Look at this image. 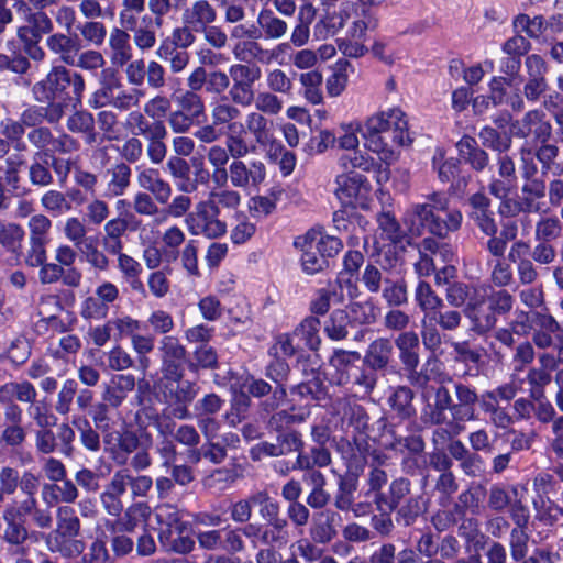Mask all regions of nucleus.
Instances as JSON below:
<instances>
[{
  "label": "nucleus",
  "instance_id": "nucleus-1",
  "mask_svg": "<svg viewBox=\"0 0 563 563\" xmlns=\"http://www.w3.org/2000/svg\"><path fill=\"white\" fill-rule=\"evenodd\" d=\"M433 399L429 401L427 393L422 397L427 405L422 412V421L439 426L434 432V442L440 438L443 442L459 435L465 430V423L478 417L476 405L479 396L476 389L461 382H453L450 375H441L439 386L431 387Z\"/></svg>",
  "mask_w": 563,
  "mask_h": 563
},
{
  "label": "nucleus",
  "instance_id": "nucleus-2",
  "mask_svg": "<svg viewBox=\"0 0 563 563\" xmlns=\"http://www.w3.org/2000/svg\"><path fill=\"white\" fill-rule=\"evenodd\" d=\"M360 131L368 150L386 163L396 161L399 148L412 143L406 113L399 108L371 115Z\"/></svg>",
  "mask_w": 563,
  "mask_h": 563
},
{
  "label": "nucleus",
  "instance_id": "nucleus-3",
  "mask_svg": "<svg viewBox=\"0 0 563 563\" xmlns=\"http://www.w3.org/2000/svg\"><path fill=\"white\" fill-rule=\"evenodd\" d=\"M426 198V202L413 205L406 214L411 233L420 234L421 228H424L431 234L444 239L461 228L463 216L457 209H449L445 194L434 191Z\"/></svg>",
  "mask_w": 563,
  "mask_h": 563
},
{
  "label": "nucleus",
  "instance_id": "nucleus-4",
  "mask_svg": "<svg viewBox=\"0 0 563 563\" xmlns=\"http://www.w3.org/2000/svg\"><path fill=\"white\" fill-rule=\"evenodd\" d=\"M31 517L36 527L47 529L52 526V516L48 510L38 507V501L32 498L13 499L8 504L0 516V540L20 547L29 539L26 518Z\"/></svg>",
  "mask_w": 563,
  "mask_h": 563
},
{
  "label": "nucleus",
  "instance_id": "nucleus-5",
  "mask_svg": "<svg viewBox=\"0 0 563 563\" xmlns=\"http://www.w3.org/2000/svg\"><path fill=\"white\" fill-rule=\"evenodd\" d=\"M84 91L82 75L64 65L53 66L46 76L32 87V95L37 102L65 99L81 102Z\"/></svg>",
  "mask_w": 563,
  "mask_h": 563
},
{
  "label": "nucleus",
  "instance_id": "nucleus-6",
  "mask_svg": "<svg viewBox=\"0 0 563 563\" xmlns=\"http://www.w3.org/2000/svg\"><path fill=\"white\" fill-rule=\"evenodd\" d=\"M483 298L472 302L464 312L477 333H485L495 328L498 316L508 314L515 305V297L505 288L493 290L487 297V308H483Z\"/></svg>",
  "mask_w": 563,
  "mask_h": 563
},
{
  "label": "nucleus",
  "instance_id": "nucleus-7",
  "mask_svg": "<svg viewBox=\"0 0 563 563\" xmlns=\"http://www.w3.org/2000/svg\"><path fill=\"white\" fill-rule=\"evenodd\" d=\"M274 123L260 112H247L244 122L233 125L231 134L240 137L244 143L255 145L266 152L276 153L279 150V141L274 136Z\"/></svg>",
  "mask_w": 563,
  "mask_h": 563
},
{
  "label": "nucleus",
  "instance_id": "nucleus-8",
  "mask_svg": "<svg viewBox=\"0 0 563 563\" xmlns=\"http://www.w3.org/2000/svg\"><path fill=\"white\" fill-rule=\"evenodd\" d=\"M185 224L190 234L207 239H219L228 231L225 220L205 199L186 216Z\"/></svg>",
  "mask_w": 563,
  "mask_h": 563
},
{
  "label": "nucleus",
  "instance_id": "nucleus-9",
  "mask_svg": "<svg viewBox=\"0 0 563 563\" xmlns=\"http://www.w3.org/2000/svg\"><path fill=\"white\" fill-rule=\"evenodd\" d=\"M229 73L232 80L229 87L230 102L235 107L251 106L256 96L254 85L262 76L261 68L257 65L236 63L229 67Z\"/></svg>",
  "mask_w": 563,
  "mask_h": 563
},
{
  "label": "nucleus",
  "instance_id": "nucleus-10",
  "mask_svg": "<svg viewBox=\"0 0 563 563\" xmlns=\"http://www.w3.org/2000/svg\"><path fill=\"white\" fill-rule=\"evenodd\" d=\"M510 131L518 139L532 137L538 143H545L552 136V124L543 110L532 109L512 121Z\"/></svg>",
  "mask_w": 563,
  "mask_h": 563
},
{
  "label": "nucleus",
  "instance_id": "nucleus-11",
  "mask_svg": "<svg viewBox=\"0 0 563 563\" xmlns=\"http://www.w3.org/2000/svg\"><path fill=\"white\" fill-rule=\"evenodd\" d=\"M158 352L163 377L172 382L180 380L184 376L183 364L187 355L186 347L179 342L178 338L164 335L159 341Z\"/></svg>",
  "mask_w": 563,
  "mask_h": 563
},
{
  "label": "nucleus",
  "instance_id": "nucleus-12",
  "mask_svg": "<svg viewBox=\"0 0 563 563\" xmlns=\"http://www.w3.org/2000/svg\"><path fill=\"white\" fill-rule=\"evenodd\" d=\"M100 431L104 451L118 465H124L128 462V456L140 446L139 437L131 430L118 431L107 427Z\"/></svg>",
  "mask_w": 563,
  "mask_h": 563
},
{
  "label": "nucleus",
  "instance_id": "nucleus-13",
  "mask_svg": "<svg viewBox=\"0 0 563 563\" xmlns=\"http://www.w3.org/2000/svg\"><path fill=\"white\" fill-rule=\"evenodd\" d=\"M198 389L197 384L190 380H170V383L164 385L163 396L165 401L173 406L172 415L174 418L185 420L190 417L188 405L198 395Z\"/></svg>",
  "mask_w": 563,
  "mask_h": 563
},
{
  "label": "nucleus",
  "instance_id": "nucleus-14",
  "mask_svg": "<svg viewBox=\"0 0 563 563\" xmlns=\"http://www.w3.org/2000/svg\"><path fill=\"white\" fill-rule=\"evenodd\" d=\"M230 38L238 41L232 48V54L240 62H245L249 58L260 59V55L265 53L262 46L254 41L261 38V34L257 26L253 24H234L230 31Z\"/></svg>",
  "mask_w": 563,
  "mask_h": 563
},
{
  "label": "nucleus",
  "instance_id": "nucleus-15",
  "mask_svg": "<svg viewBox=\"0 0 563 563\" xmlns=\"http://www.w3.org/2000/svg\"><path fill=\"white\" fill-rule=\"evenodd\" d=\"M29 142L41 151H47L53 154H69L79 150V142L66 133L55 137L52 131L46 126L32 129L27 133Z\"/></svg>",
  "mask_w": 563,
  "mask_h": 563
},
{
  "label": "nucleus",
  "instance_id": "nucleus-16",
  "mask_svg": "<svg viewBox=\"0 0 563 563\" xmlns=\"http://www.w3.org/2000/svg\"><path fill=\"white\" fill-rule=\"evenodd\" d=\"M255 152V145L244 143L233 134L225 135V146L212 145L207 151V159L211 167H227V164L234 158H242Z\"/></svg>",
  "mask_w": 563,
  "mask_h": 563
},
{
  "label": "nucleus",
  "instance_id": "nucleus-17",
  "mask_svg": "<svg viewBox=\"0 0 563 563\" xmlns=\"http://www.w3.org/2000/svg\"><path fill=\"white\" fill-rule=\"evenodd\" d=\"M230 165V183L233 188L251 189L257 187L266 176L265 165L261 161L246 164L241 158H234Z\"/></svg>",
  "mask_w": 563,
  "mask_h": 563
},
{
  "label": "nucleus",
  "instance_id": "nucleus-18",
  "mask_svg": "<svg viewBox=\"0 0 563 563\" xmlns=\"http://www.w3.org/2000/svg\"><path fill=\"white\" fill-rule=\"evenodd\" d=\"M135 180L142 191L156 196L161 205H167L172 195V185L162 177L157 168L139 165L135 167Z\"/></svg>",
  "mask_w": 563,
  "mask_h": 563
},
{
  "label": "nucleus",
  "instance_id": "nucleus-19",
  "mask_svg": "<svg viewBox=\"0 0 563 563\" xmlns=\"http://www.w3.org/2000/svg\"><path fill=\"white\" fill-rule=\"evenodd\" d=\"M336 185L335 195L344 206L360 203L369 190L366 177L358 173L338 176Z\"/></svg>",
  "mask_w": 563,
  "mask_h": 563
},
{
  "label": "nucleus",
  "instance_id": "nucleus-20",
  "mask_svg": "<svg viewBox=\"0 0 563 563\" xmlns=\"http://www.w3.org/2000/svg\"><path fill=\"white\" fill-rule=\"evenodd\" d=\"M289 372V365L280 357H276L267 366L266 376L276 384V387L273 390L272 397L261 404V407L265 412L268 413L274 411L286 399L287 391L285 388V382L288 378Z\"/></svg>",
  "mask_w": 563,
  "mask_h": 563
},
{
  "label": "nucleus",
  "instance_id": "nucleus-21",
  "mask_svg": "<svg viewBox=\"0 0 563 563\" xmlns=\"http://www.w3.org/2000/svg\"><path fill=\"white\" fill-rule=\"evenodd\" d=\"M45 45L64 66H70L81 51V40L77 34L70 33H52L47 36Z\"/></svg>",
  "mask_w": 563,
  "mask_h": 563
},
{
  "label": "nucleus",
  "instance_id": "nucleus-22",
  "mask_svg": "<svg viewBox=\"0 0 563 563\" xmlns=\"http://www.w3.org/2000/svg\"><path fill=\"white\" fill-rule=\"evenodd\" d=\"M497 169L499 177L492 178L488 189L496 198H505L515 187L517 179L512 158L505 153H499L497 157Z\"/></svg>",
  "mask_w": 563,
  "mask_h": 563
},
{
  "label": "nucleus",
  "instance_id": "nucleus-23",
  "mask_svg": "<svg viewBox=\"0 0 563 563\" xmlns=\"http://www.w3.org/2000/svg\"><path fill=\"white\" fill-rule=\"evenodd\" d=\"M135 388V378L130 374H119L111 377L104 385L101 398L112 408L120 407Z\"/></svg>",
  "mask_w": 563,
  "mask_h": 563
},
{
  "label": "nucleus",
  "instance_id": "nucleus-24",
  "mask_svg": "<svg viewBox=\"0 0 563 563\" xmlns=\"http://www.w3.org/2000/svg\"><path fill=\"white\" fill-rule=\"evenodd\" d=\"M339 515L331 510L316 512L312 517L309 534L314 543L328 544L336 536L335 522Z\"/></svg>",
  "mask_w": 563,
  "mask_h": 563
},
{
  "label": "nucleus",
  "instance_id": "nucleus-25",
  "mask_svg": "<svg viewBox=\"0 0 563 563\" xmlns=\"http://www.w3.org/2000/svg\"><path fill=\"white\" fill-rule=\"evenodd\" d=\"M77 537L78 536L52 531L48 533L45 541L51 552L59 553L65 559H74L79 556L86 548L85 542L77 539Z\"/></svg>",
  "mask_w": 563,
  "mask_h": 563
},
{
  "label": "nucleus",
  "instance_id": "nucleus-26",
  "mask_svg": "<svg viewBox=\"0 0 563 563\" xmlns=\"http://www.w3.org/2000/svg\"><path fill=\"white\" fill-rule=\"evenodd\" d=\"M110 48V60L115 67H123L133 56V49L130 43V34L120 27H113L110 31L108 40Z\"/></svg>",
  "mask_w": 563,
  "mask_h": 563
},
{
  "label": "nucleus",
  "instance_id": "nucleus-27",
  "mask_svg": "<svg viewBox=\"0 0 563 563\" xmlns=\"http://www.w3.org/2000/svg\"><path fill=\"white\" fill-rule=\"evenodd\" d=\"M218 19L217 9L209 0H196L184 13V22L195 31L213 24Z\"/></svg>",
  "mask_w": 563,
  "mask_h": 563
},
{
  "label": "nucleus",
  "instance_id": "nucleus-28",
  "mask_svg": "<svg viewBox=\"0 0 563 563\" xmlns=\"http://www.w3.org/2000/svg\"><path fill=\"white\" fill-rule=\"evenodd\" d=\"M205 200L223 218L224 213L239 210L242 196L233 188L211 189Z\"/></svg>",
  "mask_w": 563,
  "mask_h": 563
},
{
  "label": "nucleus",
  "instance_id": "nucleus-29",
  "mask_svg": "<svg viewBox=\"0 0 563 563\" xmlns=\"http://www.w3.org/2000/svg\"><path fill=\"white\" fill-rule=\"evenodd\" d=\"M257 30L265 40H279L288 32V24L269 9H262L256 18Z\"/></svg>",
  "mask_w": 563,
  "mask_h": 563
},
{
  "label": "nucleus",
  "instance_id": "nucleus-30",
  "mask_svg": "<svg viewBox=\"0 0 563 563\" xmlns=\"http://www.w3.org/2000/svg\"><path fill=\"white\" fill-rule=\"evenodd\" d=\"M37 398L36 388L29 380L8 382L0 386V402L19 401L33 405Z\"/></svg>",
  "mask_w": 563,
  "mask_h": 563
},
{
  "label": "nucleus",
  "instance_id": "nucleus-31",
  "mask_svg": "<svg viewBox=\"0 0 563 563\" xmlns=\"http://www.w3.org/2000/svg\"><path fill=\"white\" fill-rule=\"evenodd\" d=\"M394 352L393 343L389 339L378 338L367 347L364 356V363L372 369H384L388 366Z\"/></svg>",
  "mask_w": 563,
  "mask_h": 563
},
{
  "label": "nucleus",
  "instance_id": "nucleus-32",
  "mask_svg": "<svg viewBox=\"0 0 563 563\" xmlns=\"http://www.w3.org/2000/svg\"><path fill=\"white\" fill-rule=\"evenodd\" d=\"M460 156L467 162L473 169L481 172L488 166V154L478 146L475 139L465 135L456 144Z\"/></svg>",
  "mask_w": 563,
  "mask_h": 563
},
{
  "label": "nucleus",
  "instance_id": "nucleus-33",
  "mask_svg": "<svg viewBox=\"0 0 563 563\" xmlns=\"http://www.w3.org/2000/svg\"><path fill=\"white\" fill-rule=\"evenodd\" d=\"M477 292V287L471 284L453 282L445 288V300L452 308L466 306L465 309H468L472 302H478Z\"/></svg>",
  "mask_w": 563,
  "mask_h": 563
},
{
  "label": "nucleus",
  "instance_id": "nucleus-34",
  "mask_svg": "<svg viewBox=\"0 0 563 563\" xmlns=\"http://www.w3.org/2000/svg\"><path fill=\"white\" fill-rule=\"evenodd\" d=\"M358 352L336 350L329 360L330 365L338 372V383L347 384L352 378V372L357 369L360 361Z\"/></svg>",
  "mask_w": 563,
  "mask_h": 563
},
{
  "label": "nucleus",
  "instance_id": "nucleus-35",
  "mask_svg": "<svg viewBox=\"0 0 563 563\" xmlns=\"http://www.w3.org/2000/svg\"><path fill=\"white\" fill-rule=\"evenodd\" d=\"M155 126L153 133L145 137L147 141L146 155L153 165H159L167 156L165 139L168 131L163 121H156Z\"/></svg>",
  "mask_w": 563,
  "mask_h": 563
},
{
  "label": "nucleus",
  "instance_id": "nucleus-36",
  "mask_svg": "<svg viewBox=\"0 0 563 563\" xmlns=\"http://www.w3.org/2000/svg\"><path fill=\"white\" fill-rule=\"evenodd\" d=\"M110 179L107 184L106 196H123L131 185L132 169L125 162L114 164L108 169Z\"/></svg>",
  "mask_w": 563,
  "mask_h": 563
},
{
  "label": "nucleus",
  "instance_id": "nucleus-37",
  "mask_svg": "<svg viewBox=\"0 0 563 563\" xmlns=\"http://www.w3.org/2000/svg\"><path fill=\"white\" fill-rule=\"evenodd\" d=\"M125 494L123 489V485L120 484L115 474L113 473L111 479L106 485L104 490L100 494V501L106 510V512L110 516L118 517L124 510V505L122 501V496Z\"/></svg>",
  "mask_w": 563,
  "mask_h": 563
},
{
  "label": "nucleus",
  "instance_id": "nucleus-38",
  "mask_svg": "<svg viewBox=\"0 0 563 563\" xmlns=\"http://www.w3.org/2000/svg\"><path fill=\"white\" fill-rule=\"evenodd\" d=\"M123 489L130 488L133 498L146 497L153 487V479L147 475H133L129 468H120L114 472Z\"/></svg>",
  "mask_w": 563,
  "mask_h": 563
},
{
  "label": "nucleus",
  "instance_id": "nucleus-39",
  "mask_svg": "<svg viewBox=\"0 0 563 563\" xmlns=\"http://www.w3.org/2000/svg\"><path fill=\"white\" fill-rule=\"evenodd\" d=\"M156 519L159 522V541H165L177 533V530L184 528L177 508L170 504H163L156 508Z\"/></svg>",
  "mask_w": 563,
  "mask_h": 563
},
{
  "label": "nucleus",
  "instance_id": "nucleus-40",
  "mask_svg": "<svg viewBox=\"0 0 563 563\" xmlns=\"http://www.w3.org/2000/svg\"><path fill=\"white\" fill-rule=\"evenodd\" d=\"M415 300L424 317H430L438 309L444 308L443 299L426 280H419L415 288Z\"/></svg>",
  "mask_w": 563,
  "mask_h": 563
},
{
  "label": "nucleus",
  "instance_id": "nucleus-41",
  "mask_svg": "<svg viewBox=\"0 0 563 563\" xmlns=\"http://www.w3.org/2000/svg\"><path fill=\"white\" fill-rule=\"evenodd\" d=\"M353 328L351 318L344 309H335L323 323L325 335L332 341L345 340Z\"/></svg>",
  "mask_w": 563,
  "mask_h": 563
},
{
  "label": "nucleus",
  "instance_id": "nucleus-42",
  "mask_svg": "<svg viewBox=\"0 0 563 563\" xmlns=\"http://www.w3.org/2000/svg\"><path fill=\"white\" fill-rule=\"evenodd\" d=\"M241 117V110L228 101V97H224L221 101L216 102L211 108V120L217 126H225L228 132L231 134L233 125L239 124L238 119Z\"/></svg>",
  "mask_w": 563,
  "mask_h": 563
},
{
  "label": "nucleus",
  "instance_id": "nucleus-43",
  "mask_svg": "<svg viewBox=\"0 0 563 563\" xmlns=\"http://www.w3.org/2000/svg\"><path fill=\"white\" fill-rule=\"evenodd\" d=\"M67 129L77 134H82L87 144H93L98 140L93 115L88 111H76L67 119Z\"/></svg>",
  "mask_w": 563,
  "mask_h": 563
},
{
  "label": "nucleus",
  "instance_id": "nucleus-44",
  "mask_svg": "<svg viewBox=\"0 0 563 563\" xmlns=\"http://www.w3.org/2000/svg\"><path fill=\"white\" fill-rule=\"evenodd\" d=\"M363 262L364 256L360 251H350L344 256V272L340 273L336 284L342 290L346 288L350 297L356 291L352 277L360 269Z\"/></svg>",
  "mask_w": 563,
  "mask_h": 563
},
{
  "label": "nucleus",
  "instance_id": "nucleus-45",
  "mask_svg": "<svg viewBox=\"0 0 563 563\" xmlns=\"http://www.w3.org/2000/svg\"><path fill=\"white\" fill-rule=\"evenodd\" d=\"M178 109L200 122L206 117L203 98L192 90H185L176 97Z\"/></svg>",
  "mask_w": 563,
  "mask_h": 563
},
{
  "label": "nucleus",
  "instance_id": "nucleus-46",
  "mask_svg": "<svg viewBox=\"0 0 563 563\" xmlns=\"http://www.w3.org/2000/svg\"><path fill=\"white\" fill-rule=\"evenodd\" d=\"M302 250L301 266L307 274H317L328 266V260L317 251L316 243L307 235L303 236Z\"/></svg>",
  "mask_w": 563,
  "mask_h": 563
},
{
  "label": "nucleus",
  "instance_id": "nucleus-47",
  "mask_svg": "<svg viewBox=\"0 0 563 563\" xmlns=\"http://www.w3.org/2000/svg\"><path fill=\"white\" fill-rule=\"evenodd\" d=\"M409 493L410 482L407 478L400 477L391 482L388 497L379 493L376 495L375 501L379 507L385 504L390 510H394Z\"/></svg>",
  "mask_w": 563,
  "mask_h": 563
},
{
  "label": "nucleus",
  "instance_id": "nucleus-48",
  "mask_svg": "<svg viewBox=\"0 0 563 563\" xmlns=\"http://www.w3.org/2000/svg\"><path fill=\"white\" fill-rule=\"evenodd\" d=\"M412 400L413 391L406 386L397 387L389 397V404L393 410L401 419H408L415 415L416 410Z\"/></svg>",
  "mask_w": 563,
  "mask_h": 563
},
{
  "label": "nucleus",
  "instance_id": "nucleus-49",
  "mask_svg": "<svg viewBox=\"0 0 563 563\" xmlns=\"http://www.w3.org/2000/svg\"><path fill=\"white\" fill-rule=\"evenodd\" d=\"M166 168L173 179L183 180V183L178 185L180 192H191L196 189L195 185L188 183L190 165L184 157L170 156L166 162Z\"/></svg>",
  "mask_w": 563,
  "mask_h": 563
},
{
  "label": "nucleus",
  "instance_id": "nucleus-50",
  "mask_svg": "<svg viewBox=\"0 0 563 563\" xmlns=\"http://www.w3.org/2000/svg\"><path fill=\"white\" fill-rule=\"evenodd\" d=\"M156 26L153 22V18L144 15L141 20V24L134 30L133 41L135 46L141 51H148L156 44Z\"/></svg>",
  "mask_w": 563,
  "mask_h": 563
},
{
  "label": "nucleus",
  "instance_id": "nucleus-51",
  "mask_svg": "<svg viewBox=\"0 0 563 563\" xmlns=\"http://www.w3.org/2000/svg\"><path fill=\"white\" fill-rule=\"evenodd\" d=\"M343 420L347 427L358 434H365L369 428V417L363 406L349 401L343 412Z\"/></svg>",
  "mask_w": 563,
  "mask_h": 563
},
{
  "label": "nucleus",
  "instance_id": "nucleus-52",
  "mask_svg": "<svg viewBox=\"0 0 563 563\" xmlns=\"http://www.w3.org/2000/svg\"><path fill=\"white\" fill-rule=\"evenodd\" d=\"M161 202L155 195L139 190L132 198V209L135 214L146 218H154L158 216L162 210Z\"/></svg>",
  "mask_w": 563,
  "mask_h": 563
},
{
  "label": "nucleus",
  "instance_id": "nucleus-53",
  "mask_svg": "<svg viewBox=\"0 0 563 563\" xmlns=\"http://www.w3.org/2000/svg\"><path fill=\"white\" fill-rule=\"evenodd\" d=\"M73 424L79 432L80 443L91 452H98L101 446L100 434L92 428L90 421L85 417H75Z\"/></svg>",
  "mask_w": 563,
  "mask_h": 563
},
{
  "label": "nucleus",
  "instance_id": "nucleus-54",
  "mask_svg": "<svg viewBox=\"0 0 563 563\" xmlns=\"http://www.w3.org/2000/svg\"><path fill=\"white\" fill-rule=\"evenodd\" d=\"M481 407L488 415L490 423L498 429H507L515 422V418L509 413L508 408L501 407L499 401L482 399Z\"/></svg>",
  "mask_w": 563,
  "mask_h": 563
},
{
  "label": "nucleus",
  "instance_id": "nucleus-55",
  "mask_svg": "<svg viewBox=\"0 0 563 563\" xmlns=\"http://www.w3.org/2000/svg\"><path fill=\"white\" fill-rule=\"evenodd\" d=\"M25 232L23 228L14 222L0 220V244L9 252H15L21 247Z\"/></svg>",
  "mask_w": 563,
  "mask_h": 563
},
{
  "label": "nucleus",
  "instance_id": "nucleus-56",
  "mask_svg": "<svg viewBox=\"0 0 563 563\" xmlns=\"http://www.w3.org/2000/svg\"><path fill=\"white\" fill-rule=\"evenodd\" d=\"M252 104V112H260L263 115H277L284 108L283 100L269 90L257 92Z\"/></svg>",
  "mask_w": 563,
  "mask_h": 563
},
{
  "label": "nucleus",
  "instance_id": "nucleus-57",
  "mask_svg": "<svg viewBox=\"0 0 563 563\" xmlns=\"http://www.w3.org/2000/svg\"><path fill=\"white\" fill-rule=\"evenodd\" d=\"M526 493V488L518 486H511V503L508 505L509 515L516 526L527 527L530 518L529 509L523 504L522 499Z\"/></svg>",
  "mask_w": 563,
  "mask_h": 563
},
{
  "label": "nucleus",
  "instance_id": "nucleus-58",
  "mask_svg": "<svg viewBox=\"0 0 563 563\" xmlns=\"http://www.w3.org/2000/svg\"><path fill=\"white\" fill-rule=\"evenodd\" d=\"M53 531L79 536L80 520L74 508L62 506L56 511V528Z\"/></svg>",
  "mask_w": 563,
  "mask_h": 563
},
{
  "label": "nucleus",
  "instance_id": "nucleus-59",
  "mask_svg": "<svg viewBox=\"0 0 563 563\" xmlns=\"http://www.w3.org/2000/svg\"><path fill=\"white\" fill-rule=\"evenodd\" d=\"M347 316L351 318L353 328L358 324H371L376 320L377 309L371 301H356L347 307Z\"/></svg>",
  "mask_w": 563,
  "mask_h": 563
},
{
  "label": "nucleus",
  "instance_id": "nucleus-60",
  "mask_svg": "<svg viewBox=\"0 0 563 563\" xmlns=\"http://www.w3.org/2000/svg\"><path fill=\"white\" fill-rule=\"evenodd\" d=\"M63 232L66 239L74 244V247L78 250L92 240V238L87 236L86 224L77 217L66 219Z\"/></svg>",
  "mask_w": 563,
  "mask_h": 563
},
{
  "label": "nucleus",
  "instance_id": "nucleus-61",
  "mask_svg": "<svg viewBox=\"0 0 563 563\" xmlns=\"http://www.w3.org/2000/svg\"><path fill=\"white\" fill-rule=\"evenodd\" d=\"M482 144L498 153L507 152L511 146V137L506 134H501L492 126H484L478 134Z\"/></svg>",
  "mask_w": 563,
  "mask_h": 563
},
{
  "label": "nucleus",
  "instance_id": "nucleus-62",
  "mask_svg": "<svg viewBox=\"0 0 563 563\" xmlns=\"http://www.w3.org/2000/svg\"><path fill=\"white\" fill-rule=\"evenodd\" d=\"M323 14L316 24V33L322 37L333 36L344 29L336 9H322Z\"/></svg>",
  "mask_w": 563,
  "mask_h": 563
},
{
  "label": "nucleus",
  "instance_id": "nucleus-63",
  "mask_svg": "<svg viewBox=\"0 0 563 563\" xmlns=\"http://www.w3.org/2000/svg\"><path fill=\"white\" fill-rule=\"evenodd\" d=\"M79 251L91 268L99 272H107L109 269L110 258L104 250L102 251L98 247L93 239L80 247Z\"/></svg>",
  "mask_w": 563,
  "mask_h": 563
},
{
  "label": "nucleus",
  "instance_id": "nucleus-64",
  "mask_svg": "<svg viewBox=\"0 0 563 563\" xmlns=\"http://www.w3.org/2000/svg\"><path fill=\"white\" fill-rule=\"evenodd\" d=\"M378 229L380 238L390 242L398 243L404 238V232L396 218L389 212H382L377 216Z\"/></svg>",
  "mask_w": 563,
  "mask_h": 563
}]
</instances>
